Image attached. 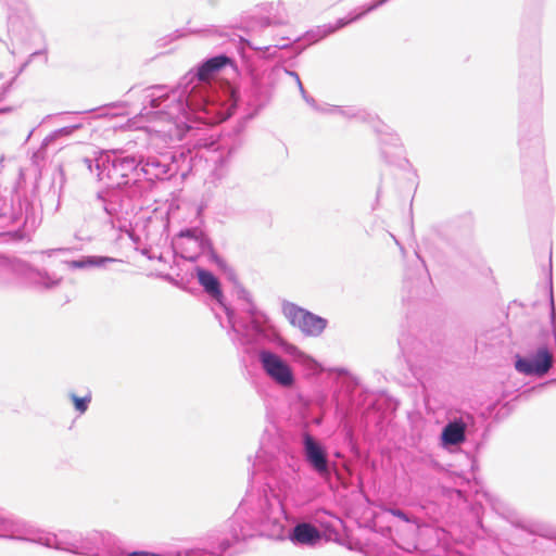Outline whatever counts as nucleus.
I'll list each match as a JSON object with an SVG mask.
<instances>
[{"label":"nucleus","instance_id":"f257e3e1","mask_svg":"<svg viewBox=\"0 0 556 556\" xmlns=\"http://www.w3.org/2000/svg\"><path fill=\"white\" fill-rule=\"evenodd\" d=\"M283 314L292 326L298 327L306 336H319L327 325L326 319L294 304L286 305L283 307Z\"/></svg>","mask_w":556,"mask_h":556},{"label":"nucleus","instance_id":"f03ea898","mask_svg":"<svg viewBox=\"0 0 556 556\" xmlns=\"http://www.w3.org/2000/svg\"><path fill=\"white\" fill-rule=\"evenodd\" d=\"M554 357L546 346H541L532 357H518L515 368L525 375L542 377L552 368Z\"/></svg>","mask_w":556,"mask_h":556},{"label":"nucleus","instance_id":"7ed1b4c3","mask_svg":"<svg viewBox=\"0 0 556 556\" xmlns=\"http://www.w3.org/2000/svg\"><path fill=\"white\" fill-rule=\"evenodd\" d=\"M260 357L264 370L274 381L282 387L293 384V372L280 356L270 352H262Z\"/></svg>","mask_w":556,"mask_h":556},{"label":"nucleus","instance_id":"20e7f679","mask_svg":"<svg viewBox=\"0 0 556 556\" xmlns=\"http://www.w3.org/2000/svg\"><path fill=\"white\" fill-rule=\"evenodd\" d=\"M305 455L308 463L319 473L328 472V462L325 451L321 446L309 435L304 437Z\"/></svg>","mask_w":556,"mask_h":556},{"label":"nucleus","instance_id":"39448f33","mask_svg":"<svg viewBox=\"0 0 556 556\" xmlns=\"http://www.w3.org/2000/svg\"><path fill=\"white\" fill-rule=\"evenodd\" d=\"M291 540L298 544L313 546L321 540V532L311 523H299L294 527Z\"/></svg>","mask_w":556,"mask_h":556},{"label":"nucleus","instance_id":"423d86ee","mask_svg":"<svg viewBox=\"0 0 556 556\" xmlns=\"http://www.w3.org/2000/svg\"><path fill=\"white\" fill-rule=\"evenodd\" d=\"M231 60L226 55H217L205 61L198 70L197 77L200 81H210Z\"/></svg>","mask_w":556,"mask_h":556},{"label":"nucleus","instance_id":"0eeeda50","mask_svg":"<svg viewBox=\"0 0 556 556\" xmlns=\"http://www.w3.org/2000/svg\"><path fill=\"white\" fill-rule=\"evenodd\" d=\"M198 278H199V282L201 283V286L213 298L219 299L222 296L219 281L212 273L204 270V269H199Z\"/></svg>","mask_w":556,"mask_h":556},{"label":"nucleus","instance_id":"6e6552de","mask_svg":"<svg viewBox=\"0 0 556 556\" xmlns=\"http://www.w3.org/2000/svg\"><path fill=\"white\" fill-rule=\"evenodd\" d=\"M447 444H458L465 440V426L462 422H450L442 432Z\"/></svg>","mask_w":556,"mask_h":556},{"label":"nucleus","instance_id":"1a4fd4ad","mask_svg":"<svg viewBox=\"0 0 556 556\" xmlns=\"http://www.w3.org/2000/svg\"><path fill=\"white\" fill-rule=\"evenodd\" d=\"M111 261L108 257H97V256H88L79 261H71L68 265L73 268H84L87 266H99L104 264L105 262Z\"/></svg>","mask_w":556,"mask_h":556},{"label":"nucleus","instance_id":"9d476101","mask_svg":"<svg viewBox=\"0 0 556 556\" xmlns=\"http://www.w3.org/2000/svg\"><path fill=\"white\" fill-rule=\"evenodd\" d=\"M72 401L74 403L75 408L83 414L87 410L88 404L91 401V396L87 395L85 397H78L76 395H72Z\"/></svg>","mask_w":556,"mask_h":556},{"label":"nucleus","instance_id":"9b49d317","mask_svg":"<svg viewBox=\"0 0 556 556\" xmlns=\"http://www.w3.org/2000/svg\"><path fill=\"white\" fill-rule=\"evenodd\" d=\"M390 513L404 521H409L407 515L401 509H390Z\"/></svg>","mask_w":556,"mask_h":556}]
</instances>
